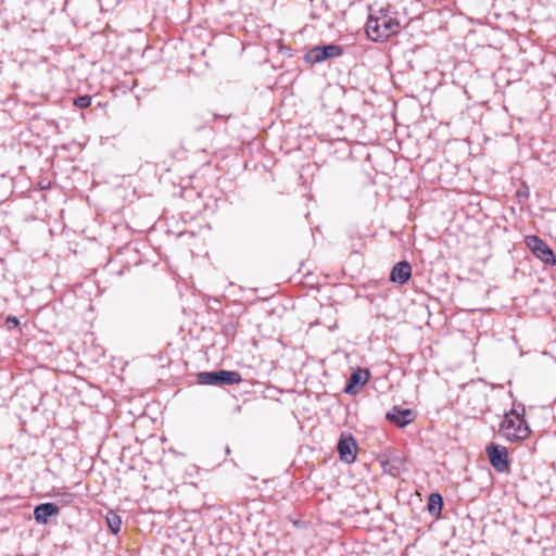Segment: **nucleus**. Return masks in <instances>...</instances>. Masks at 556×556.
<instances>
[{
  "label": "nucleus",
  "mask_w": 556,
  "mask_h": 556,
  "mask_svg": "<svg viewBox=\"0 0 556 556\" xmlns=\"http://www.w3.org/2000/svg\"><path fill=\"white\" fill-rule=\"evenodd\" d=\"M489 462L496 472L504 473L510 469L508 452L505 446L491 443L485 448Z\"/></svg>",
  "instance_id": "39448f33"
},
{
  "label": "nucleus",
  "mask_w": 556,
  "mask_h": 556,
  "mask_svg": "<svg viewBox=\"0 0 556 556\" xmlns=\"http://www.w3.org/2000/svg\"><path fill=\"white\" fill-rule=\"evenodd\" d=\"M500 434L510 442L527 439L530 428L525 419V412L519 414L513 408L506 413L500 426Z\"/></svg>",
  "instance_id": "f03ea898"
},
{
  "label": "nucleus",
  "mask_w": 556,
  "mask_h": 556,
  "mask_svg": "<svg viewBox=\"0 0 556 556\" xmlns=\"http://www.w3.org/2000/svg\"><path fill=\"white\" fill-rule=\"evenodd\" d=\"M337 452L340 460L345 464H353L357 456V443L355 438L349 432H342L337 442Z\"/></svg>",
  "instance_id": "0eeeda50"
},
{
  "label": "nucleus",
  "mask_w": 556,
  "mask_h": 556,
  "mask_svg": "<svg viewBox=\"0 0 556 556\" xmlns=\"http://www.w3.org/2000/svg\"><path fill=\"white\" fill-rule=\"evenodd\" d=\"M370 377V372L366 368H357L351 374L343 392L345 394L354 395L361 392L362 388L366 384Z\"/></svg>",
  "instance_id": "1a4fd4ad"
},
{
  "label": "nucleus",
  "mask_w": 556,
  "mask_h": 556,
  "mask_svg": "<svg viewBox=\"0 0 556 556\" xmlns=\"http://www.w3.org/2000/svg\"><path fill=\"white\" fill-rule=\"evenodd\" d=\"M400 30L396 18L387 14V10L380 9L379 15L369 14L366 22V34L372 41H382Z\"/></svg>",
  "instance_id": "f257e3e1"
},
{
  "label": "nucleus",
  "mask_w": 556,
  "mask_h": 556,
  "mask_svg": "<svg viewBox=\"0 0 556 556\" xmlns=\"http://www.w3.org/2000/svg\"><path fill=\"white\" fill-rule=\"evenodd\" d=\"M105 521H106V525H108L110 531L113 534H117L121 531L122 518L117 513H115L113 510L108 511V514L105 516Z\"/></svg>",
  "instance_id": "2eb2a0df"
},
{
  "label": "nucleus",
  "mask_w": 556,
  "mask_h": 556,
  "mask_svg": "<svg viewBox=\"0 0 556 556\" xmlns=\"http://www.w3.org/2000/svg\"><path fill=\"white\" fill-rule=\"evenodd\" d=\"M197 381L203 386H233L242 381L240 372L235 370H213L200 371L197 375Z\"/></svg>",
  "instance_id": "7ed1b4c3"
},
{
  "label": "nucleus",
  "mask_w": 556,
  "mask_h": 556,
  "mask_svg": "<svg viewBox=\"0 0 556 556\" xmlns=\"http://www.w3.org/2000/svg\"><path fill=\"white\" fill-rule=\"evenodd\" d=\"M60 507L52 502L41 503L34 508V519L37 523L47 525L51 517L58 516Z\"/></svg>",
  "instance_id": "9d476101"
},
{
  "label": "nucleus",
  "mask_w": 556,
  "mask_h": 556,
  "mask_svg": "<svg viewBox=\"0 0 556 556\" xmlns=\"http://www.w3.org/2000/svg\"><path fill=\"white\" fill-rule=\"evenodd\" d=\"M217 115L210 111H205L200 114H194L191 118V125L195 130H201L202 128L213 123Z\"/></svg>",
  "instance_id": "4468645a"
},
{
  "label": "nucleus",
  "mask_w": 556,
  "mask_h": 556,
  "mask_svg": "<svg viewBox=\"0 0 556 556\" xmlns=\"http://www.w3.org/2000/svg\"><path fill=\"white\" fill-rule=\"evenodd\" d=\"M383 472L397 477L404 469V462L401 457L393 456L381 459Z\"/></svg>",
  "instance_id": "f8f14e48"
},
{
  "label": "nucleus",
  "mask_w": 556,
  "mask_h": 556,
  "mask_svg": "<svg viewBox=\"0 0 556 556\" xmlns=\"http://www.w3.org/2000/svg\"><path fill=\"white\" fill-rule=\"evenodd\" d=\"M525 242L532 254L545 265L556 266V254L543 239L539 236L531 235L526 237Z\"/></svg>",
  "instance_id": "20e7f679"
},
{
  "label": "nucleus",
  "mask_w": 556,
  "mask_h": 556,
  "mask_svg": "<svg viewBox=\"0 0 556 556\" xmlns=\"http://www.w3.org/2000/svg\"><path fill=\"white\" fill-rule=\"evenodd\" d=\"M412 277V266L407 261L397 262L391 269L390 281L400 286L405 285Z\"/></svg>",
  "instance_id": "9b49d317"
},
{
  "label": "nucleus",
  "mask_w": 556,
  "mask_h": 556,
  "mask_svg": "<svg viewBox=\"0 0 556 556\" xmlns=\"http://www.w3.org/2000/svg\"><path fill=\"white\" fill-rule=\"evenodd\" d=\"M443 504L444 501L441 493L433 492L428 497L427 510L432 517L439 518L442 514Z\"/></svg>",
  "instance_id": "ddd939ff"
},
{
  "label": "nucleus",
  "mask_w": 556,
  "mask_h": 556,
  "mask_svg": "<svg viewBox=\"0 0 556 556\" xmlns=\"http://www.w3.org/2000/svg\"><path fill=\"white\" fill-rule=\"evenodd\" d=\"M416 417V414L410 408H403L401 406H393L387 414L386 419L399 428H404L409 425Z\"/></svg>",
  "instance_id": "6e6552de"
},
{
  "label": "nucleus",
  "mask_w": 556,
  "mask_h": 556,
  "mask_svg": "<svg viewBox=\"0 0 556 556\" xmlns=\"http://www.w3.org/2000/svg\"><path fill=\"white\" fill-rule=\"evenodd\" d=\"M343 54V48L340 45L328 43L312 48L305 55L307 62L312 64L321 63L328 59L339 58Z\"/></svg>",
  "instance_id": "423d86ee"
},
{
  "label": "nucleus",
  "mask_w": 556,
  "mask_h": 556,
  "mask_svg": "<svg viewBox=\"0 0 556 556\" xmlns=\"http://www.w3.org/2000/svg\"><path fill=\"white\" fill-rule=\"evenodd\" d=\"M90 104H91L90 96L85 94V96H79L74 99V105L79 109H86V108L90 106Z\"/></svg>",
  "instance_id": "dca6fc26"
},
{
  "label": "nucleus",
  "mask_w": 556,
  "mask_h": 556,
  "mask_svg": "<svg viewBox=\"0 0 556 556\" xmlns=\"http://www.w3.org/2000/svg\"><path fill=\"white\" fill-rule=\"evenodd\" d=\"M5 323L9 325V328L17 327L20 325V320L13 315H9L5 319Z\"/></svg>",
  "instance_id": "f3484780"
}]
</instances>
